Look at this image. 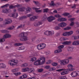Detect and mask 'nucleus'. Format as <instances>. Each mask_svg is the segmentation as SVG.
Wrapping results in <instances>:
<instances>
[{
    "mask_svg": "<svg viewBox=\"0 0 79 79\" xmlns=\"http://www.w3.org/2000/svg\"><path fill=\"white\" fill-rule=\"evenodd\" d=\"M58 26H60V27H64V26H66V23H61L59 24Z\"/></svg>",
    "mask_w": 79,
    "mask_h": 79,
    "instance_id": "2eb2a0df",
    "label": "nucleus"
},
{
    "mask_svg": "<svg viewBox=\"0 0 79 79\" xmlns=\"http://www.w3.org/2000/svg\"><path fill=\"white\" fill-rule=\"evenodd\" d=\"M60 79H67V77L66 76H62L59 77Z\"/></svg>",
    "mask_w": 79,
    "mask_h": 79,
    "instance_id": "c756f323",
    "label": "nucleus"
},
{
    "mask_svg": "<svg viewBox=\"0 0 79 79\" xmlns=\"http://www.w3.org/2000/svg\"><path fill=\"white\" fill-rule=\"evenodd\" d=\"M63 70H64V69H60L57 70V71H58V72H60L63 71Z\"/></svg>",
    "mask_w": 79,
    "mask_h": 79,
    "instance_id": "052dcab7",
    "label": "nucleus"
},
{
    "mask_svg": "<svg viewBox=\"0 0 79 79\" xmlns=\"http://www.w3.org/2000/svg\"><path fill=\"white\" fill-rule=\"evenodd\" d=\"M11 37V35L9 34H5L3 36L4 38H0V43H2L5 41V39H6V38H10Z\"/></svg>",
    "mask_w": 79,
    "mask_h": 79,
    "instance_id": "423d86ee",
    "label": "nucleus"
},
{
    "mask_svg": "<svg viewBox=\"0 0 79 79\" xmlns=\"http://www.w3.org/2000/svg\"><path fill=\"white\" fill-rule=\"evenodd\" d=\"M0 68H6V65L4 64L3 63L0 64Z\"/></svg>",
    "mask_w": 79,
    "mask_h": 79,
    "instance_id": "412c9836",
    "label": "nucleus"
},
{
    "mask_svg": "<svg viewBox=\"0 0 79 79\" xmlns=\"http://www.w3.org/2000/svg\"><path fill=\"white\" fill-rule=\"evenodd\" d=\"M44 71V69H40L38 70V73H42Z\"/></svg>",
    "mask_w": 79,
    "mask_h": 79,
    "instance_id": "603ef678",
    "label": "nucleus"
},
{
    "mask_svg": "<svg viewBox=\"0 0 79 79\" xmlns=\"http://www.w3.org/2000/svg\"><path fill=\"white\" fill-rule=\"evenodd\" d=\"M55 19V18L53 16H50L48 18V20L49 22H51Z\"/></svg>",
    "mask_w": 79,
    "mask_h": 79,
    "instance_id": "9b49d317",
    "label": "nucleus"
},
{
    "mask_svg": "<svg viewBox=\"0 0 79 79\" xmlns=\"http://www.w3.org/2000/svg\"><path fill=\"white\" fill-rule=\"evenodd\" d=\"M45 47H46V44L42 43L38 45L37 46V48L38 50H42V49H44Z\"/></svg>",
    "mask_w": 79,
    "mask_h": 79,
    "instance_id": "39448f33",
    "label": "nucleus"
},
{
    "mask_svg": "<svg viewBox=\"0 0 79 79\" xmlns=\"http://www.w3.org/2000/svg\"><path fill=\"white\" fill-rule=\"evenodd\" d=\"M55 17L56 18H61V16L59 15H54Z\"/></svg>",
    "mask_w": 79,
    "mask_h": 79,
    "instance_id": "6e6d98bb",
    "label": "nucleus"
},
{
    "mask_svg": "<svg viewBox=\"0 0 79 79\" xmlns=\"http://www.w3.org/2000/svg\"><path fill=\"white\" fill-rule=\"evenodd\" d=\"M70 75H71L73 77H76L77 76H79V71H77L73 72L71 73Z\"/></svg>",
    "mask_w": 79,
    "mask_h": 79,
    "instance_id": "1a4fd4ad",
    "label": "nucleus"
},
{
    "mask_svg": "<svg viewBox=\"0 0 79 79\" xmlns=\"http://www.w3.org/2000/svg\"><path fill=\"white\" fill-rule=\"evenodd\" d=\"M9 8H10V9H13V8H15V6L10 5L9 6Z\"/></svg>",
    "mask_w": 79,
    "mask_h": 79,
    "instance_id": "4d7b16f0",
    "label": "nucleus"
},
{
    "mask_svg": "<svg viewBox=\"0 0 79 79\" xmlns=\"http://www.w3.org/2000/svg\"><path fill=\"white\" fill-rule=\"evenodd\" d=\"M18 71V69H14L12 70V73H17Z\"/></svg>",
    "mask_w": 79,
    "mask_h": 79,
    "instance_id": "7c9ffc66",
    "label": "nucleus"
},
{
    "mask_svg": "<svg viewBox=\"0 0 79 79\" xmlns=\"http://www.w3.org/2000/svg\"><path fill=\"white\" fill-rule=\"evenodd\" d=\"M11 15H12L11 16H12L13 18H16L18 16V13H16L15 14H11Z\"/></svg>",
    "mask_w": 79,
    "mask_h": 79,
    "instance_id": "aec40b11",
    "label": "nucleus"
},
{
    "mask_svg": "<svg viewBox=\"0 0 79 79\" xmlns=\"http://www.w3.org/2000/svg\"><path fill=\"white\" fill-rule=\"evenodd\" d=\"M36 59H37L35 57H33L31 59L30 61H35V60H36Z\"/></svg>",
    "mask_w": 79,
    "mask_h": 79,
    "instance_id": "a18cd8bd",
    "label": "nucleus"
},
{
    "mask_svg": "<svg viewBox=\"0 0 79 79\" xmlns=\"http://www.w3.org/2000/svg\"><path fill=\"white\" fill-rule=\"evenodd\" d=\"M44 34L46 35H49V31H47L44 32Z\"/></svg>",
    "mask_w": 79,
    "mask_h": 79,
    "instance_id": "8fccbe9b",
    "label": "nucleus"
},
{
    "mask_svg": "<svg viewBox=\"0 0 79 79\" xmlns=\"http://www.w3.org/2000/svg\"><path fill=\"white\" fill-rule=\"evenodd\" d=\"M9 5V4H6L5 5H4L3 6H1V8H6V7H8Z\"/></svg>",
    "mask_w": 79,
    "mask_h": 79,
    "instance_id": "c9c22d12",
    "label": "nucleus"
},
{
    "mask_svg": "<svg viewBox=\"0 0 79 79\" xmlns=\"http://www.w3.org/2000/svg\"><path fill=\"white\" fill-rule=\"evenodd\" d=\"M74 25V22H72L70 24V25L71 26H73Z\"/></svg>",
    "mask_w": 79,
    "mask_h": 79,
    "instance_id": "338daca9",
    "label": "nucleus"
},
{
    "mask_svg": "<svg viewBox=\"0 0 79 79\" xmlns=\"http://www.w3.org/2000/svg\"><path fill=\"white\" fill-rule=\"evenodd\" d=\"M69 62V60L67 59H64L63 60H60L59 61V63H60V64L61 65H66L67 64H68Z\"/></svg>",
    "mask_w": 79,
    "mask_h": 79,
    "instance_id": "20e7f679",
    "label": "nucleus"
},
{
    "mask_svg": "<svg viewBox=\"0 0 79 79\" xmlns=\"http://www.w3.org/2000/svg\"><path fill=\"white\" fill-rule=\"evenodd\" d=\"M68 68H72L73 67V66L72 65V64H69L68 65Z\"/></svg>",
    "mask_w": 79,
    "mask_h": 79,
    "instance_id": "5fc2aeb1",
    "label": "nucleus"
},
{
    "mask_svg": "<svg viewBox=\"0 0 79 79\" xmlns=\"http://www.w3.org/2000/svg\"><path fill=\"white\" fill-rule=\"evenodd\" d=\"M64 46L63 45H60L58 46V48L59 49L56 50L54 51V53H58L60 52H61L62 50L61 49L63 48Z\"/></svg>",
    "mask_w": 79,
    "mask_h": 79,
    "instance_id": "6e6552de",
    "label": "nucleus"
},
{
    "mask_svg": "<svg viewBox=\"0 0 79 79\" xmlns=\"http://www.w3.org/2000/svg\"><path fill=\"white\" fill-rule=\"evenodd\" d=\"M63 70L65 71L61 73V75H65V74H68V73H69V71H73V69L72 68L68 69H64Z\"/></svg>",
    "mask_w": 79,
    "mask_h": 79,
    "instance_id": "0eeeda50",
    "label": "nucleus"
},
{
    "mask_svg": "<svg viewBox=\"0 0 79 79\" xmlns=\"http://www.w3.org/2000/svg\"><path fill=\"white\" fill-rule=\"evenodd\" d=\"M23 45V44L21 43H15V46H19V45Z\"/></svg>",
    "mask_w": 79,
    "mask_h": 79,
    "instance_id": "ea45409f",
    "label": "nucleus"
},
{
    "mask_svg": "<svg viewBox=\"0 0 79 79\" xmlns=\"http://www.w3.org/2000/svg\"><path fill=\"white\" fill-rule=\"evenodd\" d=\"M14 7L15 8H16V7H17V8H18L19 7H20V5L19 4H17L16 5H15L14 6Z\"/></svg>",
    "mask_w": 79,
    "mask_h": 79,
    "instance_id": "680f3d73",
    "label": "nucleus"
},
{
    "mask_svg": "<svg viewBox=\"0 0 79 79\" xmlns=\"http://www.w3.org/2000/svg\"><path fill=\"white\" fill-rule=\"evenodd\" d=\"M70 15V14L69 13H64L62 14V15H63V16H68V15Z\"/></svg>",
    "mask_w": 79,
    "mask_h": 79,
    "instance_id": "72a5a7b5",
    "label": "nucleus"
},
{
    "mask_svg": "<svg viewBox=\"0 0 79 79\" xmlns=\"http://www.w3.org/2000/svg\"><path fill=\"white\" fill-rule=\"evenodd\" d=\"M28 66V64H27V63L21 65L23 67H26V66Z\"/></svg>",
    "mask_w": 79,
    "mask_h": 79,
    "instance_id": "a19ab883",
    "label": "nucleus"
},
{
    "mask_svg": "<svg viewBox=\"0 0 79 79\" xmlns=\"http://www.w3.org/2000/svg\"><path fill=\"white\" fill-rule=\"evenodd\" d=\"M31 8L30 7H28L27 8V10L26 12H25V13H29L31 11Z\"/></svg>",
    "mask_w": 79,
    "mask_h": 79,
    "instance_id": "b1692460",
    "label": "nucleus"
},
{
    "mask_svg": "<svg viewBox=\"0 0 79 79\" xmlns=\"http://www.w3.org/2000/svg\"><path fill=\"white\" fill-rule=\"evenodd\" d=\"M32 9L33 10H35L36 13H41V12H42V10H40V8H37V7H33Z\"/></svg>",
    "mask_w": 79,
    "mask_h": 79,
    "instance_id": "f8f14e48",
    "label": "nucleus"
},
{
    "mask_svg": "<svg viewBox=\"0 0 79 79\" xmlns=\"http://www.w3.org/2000/svg\"><path fill=\"white\" fill-rule=\"evenodd\" d=\"M54 33V31H49V35H53Z\"/></svg>",
    "mask_w": 79,
    "mask_h": 79,
    "instance_id": "cd10ccee",
    "label": "nucleus"
},
{
    "mask_svg": "<svg viewBox=\"0 0 79 79\" xmlns=\"http://www.w3.org/2000/svg\"><path fill=\"white\" fill-rule=\"evenodd\" d=\"M25 7H20L18 8V10L20 12H23L24 11V10H25Z\"/></svg>",
    "mask_w": 79,
    "mask_h": 79,
    "instance_id": "dca6fc26",
    "label": "nucleus"
},
{
    "mask_svg": "<svg viewBox=\"0 0 79 79\" xmlns=\"http://www.w3.org/2000/svg\"><path fill=\"white\" fill-rule=\"evenodd\" d=\"M28 70H29V68H24L22 69V72H26V71H27Z\"/></svg>",
    "mask_w": 79,
    "mask_h": 79,
    "instance_id": "393cba45",
    "label": "nucleus"
},
{
    "mask_svg": "<svg viewBox=\"0 0 79 79\" xmlns=\"http://www.w3.org/2000/svg\"><path fill=\"white\" fill-rule=\"evenodd\" d=\"M50 70L51 71H54V70H55L56 69L55 68L52 67L50 69Z\"/></svg>",
    "mask_w": 79,
    "mask_h": 79,
    "instance_id": "e2e57ef3",
    "label": "nucleus"
},
{
    "mask_svg": "<svg viewBox=\"0 0 79 79\" xmlns=\"http://www.w3.org/2000/svg\"><path fill=\"white\" fill-rule=\"evenodd\" d=\"M50 5H51V6H55V4L54 3V2H53V1H52L51 2L50 4Z\"/></svg>",
    "mask_w": 79,
    "mask_h": 79,
    "instance_id": "e433bc0d",
    "label": "nucleus"
},
{
    "mask_svg": "<svg viewBox=\"0 0 79 79\" xmlns=\"http://www.w3.org/2000/svg\"><path fill=\"white\" fill-rule=\"evenodd\" d=\"M14 28H15V26H12L7 28V30H12V29H13Z\"/></svg>",
    "mask_w": 79,
    "mask_h": 79,
    "instance_id": "f704fd0d",
    "label": "nucleus"
},
{
    "mask_svg": "<svg viewBox=\"0 0 79 79\" xmlns=\"http://www.w3.org/2000/svg\"><path fill=\"white\" fill-rule=\"evenodd\" d=\"M44 13H47L49 11V10L48 8L45 9L44 10Z\"/></svg>",
    "mask_w": 79,
    "mask_h": 79,
    "instance_id": "79ce46f5",
    "label": "nucleus"
},
{
    "mask_svg": "<svg viewBox=\"0 0 79 79\" xmlns=\"http://www.w3.org/2000/svg\"><path fill=\"white\" fill-rule=\"evenodd\" d=\"M32 16V14H28L27 15V16H23L20 18L19 19V20H22V19H25L26 18H27V17L30 18L31 16Z\"/></svg>",
    "mask_w": 79,
    "mask_h": 79,
    "instance_id": "9d476101",
    "label": "nucleus"
},
{
    "mask_svg": "<svg viewBox=\"0 0 79 79\" xmlns=\"http://www.w3.org/2000/svg\"><path fill=\"white\" fill-rule=\"evenodd\" d=\"M19 49L18 50H24V47L23 46H21V47H19Z\"/></svg>",
    "mask_w": 79,
    "mask_h": 79,
    "instance_id": "09e8293b",
    "label": "nucleus"
},
{
    "mask_svg": "<svg viewBox=\"0 0 79 79\" xmlns=\"http://www.w3.org/2000/svg\"><path fill=\"white\" fill-rule=\"evenodd\" d=\"M47 19V17H45V16H44L42 18V21H45V20Z\"/></svg>",
    "mask_w": 79,
    "mask_h": 79,
    "instance_id": "864d4df0",
    "label": "nucleus"
},
{
    "mask_svg": "<svg viewBox=\"0 0 79 79\" xmlns=\"http://www.w3.org/2000/svg\"><path fill=\"white\" fill-rule=\"evenodd\" d=\"M55 29H56V30H58L60 29V27H55Z\"/></svg>",
    "mask_w": 79,
    "mask_h": 79,
    "instance_id": "0e129e2a",
    "label": "nucleus"
},
{
    "mask_svg": "<svg viewBox=\"0 0 79 79\" xmlns=\"http://www.w3.org/2000/svg\"><path fill=\"white\" fill-rule=\"evenodd\" d=\"M38 18V16H35L32 17L30 18V21H34L36 19H37Z\"/></svg>",
    "mask_w": 79,
    "mask_h": 79,
    "instance_id": "a211bd4d",
    "label": "nucleus"
},
{
    "mask_svg": "<svg viewBox=\"0 0 79 79\" xmlns=\"http://www.w3.org/2000/svg\"><path fill=\"white\" fill-rule=\"evenodd\" d=\"M62 44L63 45H69V44H71V42L70 41H65Z\"/></svg>",
    "mask_w": 79,
    "mask_h": 79,
    "instance_id": "4be33fe9",
    "label": "nucleus"
},
{
    "mask_svg": "<svg viewBox=\"0 0 79 79\" xmlns=\"http://www.w3.org/2000/svg\"><path fill=\"white\" fill-rule=\"evenodd\" d=\"M27 34L26 33L23 32L20 33L19 37H21L20 39V40L21 41H23V40H27V37L26 36L27 35Z\"/></svg>",
    "mask_w": 79,
    "mask_h": 79,
    "instance_id": "f03ea898",
    "label": "nucleus"
},
{
    "mask_svg": "<svg viewBox=\"0 0 79 79\" xmlns=\"http://www.w3.org/2000/svg\"><path fill=\"white\" fill-rule=\"evenodd\" d=\"M5 24H7L11 23L12 22V20L10 19H6L5 20Z\"/></svg>",
    "mask_w": 79,
    "mask_h": 79,
    "instance_id": "ddd939ff",
    "label": "nucleus"
},
{
    "mask_svg": "<svg viewBox=\"0 0 79 79\" xmlns=\"http://www.w3.org/2000/svg\"><path fill=\"white\" fill-rule=\"evenodd\" d=\"M73 38L74 40H76V39H79V36H73Z\"/></svg>",
    "mask_w": 79,
    "mask_h": 79,
    "instance_id": "4c0bfd02",
    "label": "nucleus"
},
{
    "mask_svg": "<svg viewBox=\"0 0 79 79\" xmlns=\"http://www.w3.org/2000/svg\"><path fill=\"white\" fill-rule=\"evenodd\" d=\"M73 45H79V41L77 40V41H74L73 43Z\"/></svg>",
    "mask_w": 79,
    "mask_h": 79,
    "instance_id": "f3484780",
    "label": "nucleus"
},
{
    "mask_svg": "<svg viewBox=\"0 0 79 79\" xmlns=\"http://www.w3.org/2000/svg\"><path fill=\"white\" fill-rule=\"evenodd\" d=\"M68 35H70L71 34H73V32L72 31H71L69 32H67Z\"/></svg>",
    "mask_w": 79,
    "mask_h": 79,
    "instance_id": "2f4dec72",
    "label": "nucleus"
},
{
    "mask_svg": "<svg viewBox=\"0 0 79 79\" xmlns=\"http://www.w3.org/2000/svg\"><path fill=\"white\" fill-rule=\"evenodd\" d=\"M27 77V74H24L23 75V76H21L20 77V78H26Z\"/></svg>",
    "mask_w": 79,
    "mask_h": 79,
    "instance_id": "c85d7f7f",
    "label": "nucleus"
},
{
    "mask_svg": "<svg viewBox=\"0 0 79 79\" xmlns=\"http://www.w3.org/2000/svg\"><path fill=\"white\" fill-rule=\"evenodd\" d=\"M18 63V61L16 60L12 59L9 60L8 62V64L10 66H14Z\"/></svg>",
    "mask_w": 79,
    "mask_h": 79,
    "instance_id": "7ed1b4c3",
    "label": "nucleus"
},
{
    "mask_svg": "<svg viewBox=\"0 0 79 79\" xmlns=\"http://www.w3.org/2000/svg\"><path fill=\"white\" fill-rule=\"evenodd\" d=\"M52 66H56L58 65V64L55 62H54L53 63H52Z\"/></svg>",
    "mask_w": 79,
    "mask_h": 79,
    "instance_id": "37998d69",
    "label": "nucleus"
},
{
    "mask_svg": "<svg viewBox=\"0 0 79 79\" xmlns=\"http://www.w3.org/2000/svg\"><path fill=\"white\" fill-rule=\"evenodd\" d=\"M25 26V24L23 25H21L20 26H19L17 27V29H19V28H21V27H23Z\"/></svg>",
    "mask_w": 79,
    "mask_h": 79,
    "instance_id": "473e14b6",
    "label": "nucleus"
},
{
    "mask_svg": "<svg viewBox=\"0 0 79 79\" xmlns=\"http://www.w3.org/2000/svg\"><path fill=\"white\" fill-rule=\"evenodd\" d=\"M68 34L67 33V32L64 33L63 34V36H66Z\"/></svg>",
    "mask_w": 79,
    "mask_h": 79,
    "instance_id": "13d9d810",
    "label": "nucleus"
},
{
    "mask_svg": "<svg viewBox=\"0 0 79 79\" xmlns=\"http://www.w3.org/2000/svg\"><path fill=\"white\" fill-rule=\"evenodd\" d=\"M33 2L35 3L36 5L38 6V5H39V2L37 1H33Z\"/></svg>",
    "mask_w": 79,
    "mask_h": 79,
    "instance_id": "bf43d9fd",
    "label": "nucleus"
},
{
    "mask_svg": "<svg viewBox=\"0 0 79 79\" xmlns=\"http://www.w3.org/2000/svg\"><path fill=\"white\" fill-rule=\"evenodd\" d=\"M76 6V5L74 4V6L72 7V8H75Z\"/></svg>",
    "mask_w": 79,
    "mask_h": 79,
    "instance_id": "69168bd1",
    "label": "nucleus"
},
{
    "mask_svg": "<svg viewBox=\"0 0 79 79\" xmlns=\"http://www.w3.org/2000/svg\"><path fill=\"white\" fill-rule=\"evenodd\" d=\"M2 12L4 13H8L9 12V10L6 9H4L2 10Z\"/></svg>",
    "mask_w": 79,
    "mask_h": 79,
    "instance_id": "6ab92c4d",
    "label": "nucleus"
},
{
    "mask_svg": "<svg viewBox=\"0 0 79 79\" xmlns=\"http://www.w3.org/2000/svg\"><path fill=\"white\" fill-rule=\"evenodd\" d=\"M50 66L49 65H46L44 67V69H50Z\"/></svg>",
    "mask_w": 79,
    "mask_h": 79,
    "instance_id": "c03bdc74",
    "label": "nucleus"
},
{
    "mask_svg": "<svg viewBox=\"0 0 79 79\" xmlns=\"http://www.w3.org/2000/svg\"><path fill=\"white\" fill-rule=\"evenodd\" d=\"M75 19V18H72L71 19H69V21H70L71 22H73L74 20Z\"/></svg>",
    "mask_w": 79,
    "mask_h": 79,
    "instance_id": "de8ad7c7",
    "label": "nucleus"
},
{
    "mask_svg": "<svg viewBox=\"0 0 79 79\" xmlns=\"http://www.w3.org/2000/svg\"><path fill=\"white\" fill-rule=\"evenodd\" d=\"M67 19L65 18H61L58 19H57V21H59V22H61V21H66Z\"/></svg>",
    "mask_w": 79,
    "mask_h": 79,
    "instance_id": "4468645a",
    "label": "nucleus"
},
{
    "mask_svg": "<svg viewBox=\"0 0 79 79\" xmlns=\"http://www.w3.org/2000/svg\"><path fill=\"white\" fill-rule=\"evenodd\" d=\"M42 21H40L38 23H36L34 25L35 26H39L40 25H42Z\"/></svg>",
    "mask_w": 79,
    "mask_h": 79,
    "instance_id": "5701e85b",
    "label": "nucleus"
},
{
    "mask_svg": "<svg viewBox=\"0 0 79 79\" xmlns=\"http://www.w3.org/2000/svg\"><path fill=\"white\" fill-rule=\"evenodd\" d=\"M1 32L2 33H6V34H8L9 32L8 31L6 30H1Z\"/></svg>",
    "mask_w": 79,
    "mask_h": 79,
    "instance_id": "a878e982",
    "label": "nucleus"
},
{
    "mask_svg": "<svg viewBox=\"0 0 79 79\" xmlns=\"http://www.w3.org/2000/svg\"><path fill=\"white\" fill-rule=\"evenodd\" d=\"M60 39L62 41V40H66L67 39V38L65 37H62L60 38Z\"/></svg>",
    "mask_w": 79,
    "mask_h": 79,
    "instance_id": "3c124183",
    "label": "nucleus"
},
{
    "mask_svg": "<svg viewBox=\"0 0 79 79\" xmlns=\"http://www.w3.org/2000/svg\"><path fill=\"white\" fill-rule=\"evenodd\" d=\"M45 58L43 57L40 58V60H38L34 63V65L37 66L38 65H42L45 63Z\"/></svg>",
    "mask_w": 79,
    "mask_h": 79,
    "instance_id": "f257e3e1",
    "label": "nucleus"
},
{
    "mask_svg": "<svg viewBox=\"0 0 79 79\" xmlns=\"http://www.w3.org/2000/svg\"><path fill=\"white\" fill-rule=\"evenodd\" d=\"M21 74V73L19 72V73H14V74L15 75V76H19V75H20Z\"/></svg>",
    "mask_w": 79,
    "mask_h": 79,
    "instance_id": "58836bf2",
    "label": "nucleus"
},
{
    "mask_svg": "<svg viewBox=\"0 0 79 79\" xmlns=\"http://www.w3.org/2000/svg\"><path fill=\"white\" fill-rule=\"evenodd\" d=\"M50 63H51V61L50 60H49L48 62H46L47 64H50Z\"/></svg>",
    "mask_w": 79,
    "mask_h": 79,
    "instance_id": "774afa93",
    "label": "nucleus"
},
{
    "mask_svg": "<svg viewBox=\"0 0 79 79\" xmlns=\"http://www.w3.org/2000/svg\"><path fill=\"white\" fill-rule=\"evenodd\" d=\"M34 71H35V70L34 69L31 68L29 69V72L30 73H33V72H34Z\"/></svg>",
    "mask_w": 79,
    "mask_h": 79,
    "instance_id": "bb28decb",
    "label": "nucleus"
},
{
    "mask_svg": "<svg viewBox=\"0 0 79 79\" xmlns=\"http://www.w3.org/2000/svg\"><path fill=\"white\" fill-rule=\"evenodd\" d=\"M71 28V27H66V28H64V30H69V29H70Z\"/></svg>",
    "mask_w": 79,
    "mask_h": 79,
    "instance_id": "49530a36",
    "label": "nucleus"
}]
</instances>
